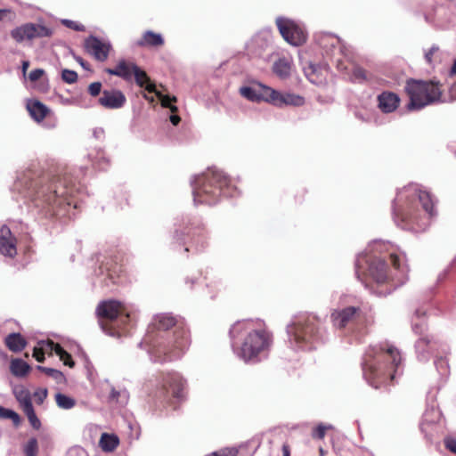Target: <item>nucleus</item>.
I'll use <instances>...</instances> for the list:
<instances>
[{"label": "nucleus", "mask_w": 456, "mask_h": 456, "mask_svg": "<svg viewBox=\"0 0 456 456\" xmlns=\"http://www.w3.org/2000/svg\"><path fill=\"white\" fill-rule=\"evenodd\" d=\"M389 261L393 269L383 258L372 254H361L357 257V278L378 296L390 294L394 289L390 283L395 281L402 283L403 276L409 271L404 254L391 253Z\"/></svg>", "instance_id": "obj_1"}, {"label": "nucleus", "mask_w": 456, "mask_h": 456, "mask_svg": "<svg viewBox=\"0 0 456 456\" xmlns=\"http://www.w3.org/2000/svg\"><path fill=\"white\" fill-rule=\"evenodd\" d=\"M151 328L156 334H148L146 341L151 346L153 354L161 362L180 357L190 345L189 331L171 315H157Z\"/></svg>", "instance_id": "obj_2"}, {"label": "nucleus", "mask_w": 456, "mask_h": 456, "mask_svg": "<svg viewBox=\"0 0 456 456\" xmlns=\"http://www.w3.org/2000/svg\"><path fill=\"white\" fill-rule=\"evenodd\" d=\"M395 221L405 229H415L426 219L436 215L433 196L418 184H409L397 194L394 203Z\"/></svg>", "instance_id": "obj_3"}, {"label": "nucleus", "mask_w": 456, "mask_h": 456, "mask_svg": "<svg viewBox=\"0 0 456 456\" xmlns=\"http://www.w3.org/2000/svg\"><path fill=\"white\" fill-rule=\"evenodd\" d=\"M20 183L26 185L28 196L36 207L42 208L51 216H58L71 204V191L59 177L50 178L48 175H43L33 178L30 174H26Z\"/></svg>", "instance_id": "obj_4"}, {"label": "nucleus", "mask_w": 456, "mask_h": 456, "mask_svg": "<svg viewBox=\"0 0 456 456\" xmlns=\"http://www.w3.org/2000/svg\"><path fill=\"white\" fill-rule=\"evenodd\" d=\"M401 362V354L393 345L384 342L371 346L364 354L363 376L371 387L379 388L394 379Z\"/></svg>", "instance_id": "obj_5"}, {"label": "nucleus", "mask_w": 456, "mask_h": 456, "mask_svg": "<svg viewBox=\"0 0 456 456\" xmlns=\"http://www.w3.org/2000/svg\"><path fill=\"white\" fill-rule=\"evenodd\" d=\"M236 187L221 170L209 168L194 181L193 197L197 204H216L221 197H233Z\"/></svg>", "instance_id": "obj_6"}, {"label": "nucleus", "mask_w": 456, "mask_h": 456, "mask_svg": "<svg viewBox=\"0 0 456 456\" xmlns=\"http://www.w3.org/2000/svg\"><path fill=\"white\" fill-rule=\"evenodd\" d=\"M250 322H238L230 330L231 338H234L242 331L247 334L239 350V355L245 362H257L260 355L265 354L270 348L273 337L265 328L251 329Z\"/></svg>", "instance_id": "obj_7"}, {"label": "nucleus", "mask_w": 456, "mask_h": 456, "mask_svg": "<svg viewBox=\"0 0 456 456\" xmlns=\"http://www.w3.org/2000/svg\"><path fill=\"white\" fill-rule=\"evenodd\" d=\"M147 386L155 403L167 407L174 405L175 401L183 399L186 381L176 371H160L148 381Z\"/></svg>", "instance_id": "obj_8"}, {"label": "nucleus", "mask_w": 456, "mask_h": 456, "mask_svg": "<svg viewBox=\"0 0 456 456\" xmlns=\"http://www.w3.org/2000/svg\"><path fill=\"white\" fill-rule=\"evenodd\" d=\"M320 324L321 321L315 314H301L288 327V332L299 347L312 350L324 343Z\"/></svg>", "instance_id": "obj_9"}, {"label": "nucleus", "mask_w": 456, "mask_h": 456, "mask_svg": "<svg viewBox=\"0 0 456 456\" xmlns=\"http://www.w3.org/2000/svg\"><path fill=\"white\" fill-rule=\"evenodd\" d=\"M96 315L102 330L110 336H119L130 317L125 305L117 300L100 302L96 307Z\"/></svg>", "instance_id": "obj_10"}, {"label": "nucleus", "mask_w": 456, "mask_h": 456, "mask_svg": "<svg viewBox=\"0 0 456 456\" xmlns=\"http://www.w3.org/2000/svg\"><path fill=\"white\" fill-rule=\"evenodd\" d=\"M405 91L410 98V110H419L440 101L443 92L442 84L439 82L415 79L407 81Z\"/></svg>", "instance_id": "obj_11"}, {"label": "nucleus", "mask_w": 456, "mask_h": 456, "mask_svg": "<svg viewBox=\"0 0 456 456\" xmlns=\"http://www.w3.org/2000/svg\"><path fill=\"white\" fill-rule=\"evenodd\" d=\"M418 320L412 325L413 332L419 337L415 342V349L419 355L423 360L428 359V356L433 352L438 341L435 337L428 333V327L425 319V314H421L418 310L416 312Z\"/></svg>", "instance_id": "obj_12"}, {"label": "nucleus", "mask_w": 456, "mask_h": 456, "mask_svg": "<svg viewBox=\"0 0 456 456\" xmlns=\"http://www.w3.org/2000/svg\"><path fill=\"white\" fill-rule=\"evenodd\" d=\"M275 23L283 39L289 45L300 46L305 43L307 34L296 21L280 17Z\"/></svg>", "instance_id": "obj_13"}, {"label": "nucleus", "mask_w": 456, "mask_h": 456, "mask_svg": "<svg viewBox=\"0 0 456 456\" xmlns=\"http://www.w3.org/2000/svg\"><path fill=\"white\" fill-rule=\"evenodd\" d=\"M51 35L52 31L50 28L34 23H26L11 31L12 37L18 43L25 39L31 40L37 37H48Z\"/></svg>", "instance_id": "obj_14"}, {"label": "nucleus", "mask_w": 456, "mask_h": 456, "mask_svg": "<svg viewBox=\"0 0 456 456\" xmlns=\"http://www.w3.org/2000/svg\"><path fill=\"white\" fill-rule=\"evenodd\" d=\"M266 102L275 106L282 107L284 105L302 106L305 104V98L295 94H281L273 88L265 90Z\"/></svg>", "instance_id": "obj_15"}, {"label": "nucleus", "mask_w": 456, "mask_h": 456, "mask_svg": "<svg viewBox=\"0 0 456 456\" xmlns=\"http://www.w3.org/2000/svg\"><path fill=\"white\" fill-rule=\"evenodd\" d=\"M85 48L95 60L105 61L109 57L111 45L110 43L103 42L98 37L91 36L85 40Z\"/></svg>", "instance_id": "obj_16"}, {"label": "nucleus", "mask_w": 456, "mask_h": 456, "mask_svg": "<svg viewBox=\"0 0 456 456\" xmlns=\"http://www.w3.org/2000/svg\"><path fill=\"white\" fill-rule=\"evenodd\" d=\"M361 309L355 306H347L343 309L334 310L330 318L334 327L344 329L353 322L360 315Z\"/></svg>", "instance_id": "obj_17"}, {"label": "nucleus", "mask_w": 456, "mask_h": 456, "mask_svg": "<svg viewBox=\"0 0 456 456\" xmlns=\"http://www.w3.org/2000/svg\"><path fill=\"white\" fill-rule=\"evenodd\" d=\"M0 253L11 258L17 255L16 238L7 225H3L0 229Z\"/></svg>", "instance_id": "obj_18"}, {"label": "nucleus", "mask_w": 456, "mask_h": 456, "mask_svg": "<svg viewBox=\"0 0 456 456\" xmlns=\"http://www.w3.org/2000/svg\"><path fill=\"white\" fill-rule=\"evenodd\" d=\"M126 102L125 94L119 90H104L99 98V103L105 109L122 108Z\"/></svg>", "instance_id": "obj_19"}, {"label": "nucleus", "mask_w": 456, "mask_h": 456, "mask_svg": "<svg viewBox=\"0 0 456 456\" xmlns=\"http://www.w3.org/2000/svg\"><path fill=\"white\" fill-rule=\"evenodd\" d=\"M137 65L126 60H119L114 69L107 68L105 72L109 75L117 76L126 81H131Z\"/></svg>", "instance_id": "obj_20"}, {"label": "nucleus", "mask_w": 456, "mask_h": 456, "mask_svg": "<svg viewBox=\"0 0 456 456\" xmlns=\"http://www.w3.org/2000/svg\"><path fill=\"white\" fill-rule=\"evenodd\" d=\"M400 103L399 96L392 92H383L378 96V106L384 113L395 111Z\"/></svg>", "instance_id": "obj_21"}, {"label": "nucleus", "mask_w": 456, "mask_h": 456, "mask_svg": "<svg viewBox=\"0 0 456 456\" xmlns=\"http://www.w3.org/2000/svg\"><path fill=\"white\" fill-rule=\"evenodd\" d=\"M27 110L31 118L37 123L43 121L50 113V109L38 100L28 102Z\"/></svg>", "instance_id": "obj_22"}, {"label": "nucleus", "mask_w": 456, "mask_h": 456, "mask_svg": "<svg viewBox=\"0 0 456 456\" xmlns=\"http://www.w3.org/2000/svg\"><path fill=\"white\" fill-rule=\"evenodd\" d=\"M4 345L11 352L19 353L27 346L28 342L20 333L13 332L5 337Z\"/></svg>", "instance_id": "obj_23"}, {"label": "nucleus", "mask_w": 456, "mask_h": 456, "mask_svg": "<svg viewBox=\"0 0 456 456\" xmlns=\"http://www.w3.org/2000/svg\"><path fill=\"white\" fill-rule=\"evenodd\" d=\"M136 45L141 47H159L164 45V38L160 34L148 30L142 34Z\"/></svg>", "instance_id": "obj_24"}, {"label": "nucleus", "mask_w": 456, "mask_h": 456, "mask_svg": "<svg viewBox=\"0 0 456 456\" xmlns=\"http://www.w3.org/2000/svg\"><path fill=\"white\" fill-rule=\"evenodd\" d=\"M271 89L269 86H260V89L256 90V88L250 87V86H243L240 88V94L247 98L248 100H250L252 102H259V101H265V90Z\"/></svg>", "instance_id": "obj_25"}, {"label": "nucleus", "mask_w": 456, "mask_h": 456, "mask_svg": "<svg viewBox=\"0 0 456 456\" xmlns=\"http://www.w3.org/2000/svg\"><path fill=\"white\" fill-rule=\"evenodd\" d=\"M292 61L283 57L278 59L273 65V73L281 78H287L290 76Z\"/></svg>", "instance_id": "obj_26"}, {"label": "nucleus", "mask_w": 456, "mask_h": 456, "mask_svg": "<svg viewBox=\"0 0 456 456\" xmlns=\"http://www.w3.org/2000/svg\"><path fill=\"white\" fill-rule=\"evenodd\" d=\"M135 83L138 86L143 87L149 93L156 92V86L151 81L150 77L147 73L137 66L134 76Z\"/></svg>", "instance_id": "obj_27"}, {"label": "nucleus", "mask_w": 456, "mask_h": 456, "mask_svg": "<svg viewBox=\"0 0 456 456\" xmlns=\"http://www.w3.org/2000/svg\"><path fill=\"white\" fill-rule=\"evenodd\" d=\"M30 366L22 359L14 358L11 360L10 370L17 378H23L30 371Z\"/></svg>", "instance_id": "obj_28"}, {"label": "nucleus", "mask_w": 456, "mask_h": 456, "mask_svg": "<svg viewBox=\"0 0 456 456\" xmlns=\"http://www.w3.org/2000/svg\"><path fill=\"white\" fill-rule=\"evenodd\" d=\"M13 393L22 411L33 406L31 402V395L28 389L24 388L23 387H16Z\"/></svg>", "instance_id": "obj_29"}, {"label": "nucleus", "mask_w": 456, "mask_h": 456, "mask_svg": "<svg viewBox=\"0 0 456 456\" xmlns=\"http://www.w3.org/2000/svg\"><path fill=\"white\" fill-rule=\"evenodd\" d=\"M119 444L118 437L115 435L103 433L100 439V446L102 451L110 452H113Z\"/></svg>", "instance_id": "obj_30"}, {"label": "nucleus", "mask_w": 456, "mask_h": 456, "mask_svg": "<svg viewBox=\"0 0 456 456\" xmlns=\"http://www.w3.org/2000/svg\"><path fill=\"white\" fill-rule=\"evenodd\" d=\"M443 53L440 51L437 45H433L425 54L426 61L429 65H436L443 61Z\"/></svg>", "instance_id": "obj_31"}, {"label": "nucleus", "mask_w": 456, "mask_h": 456, "mask_svg": "<svg viewBox=\"0 0 456 456\" xmlns=\"http://www.w3.org/2000/svg\"><path fill=\"white\" fill-rule=\"evenodd\" d=\"M156 96L160 100L161 106L163 108H168L172 113H175L178 111V108L175 105H172L171 102H175L177 101L175 96L164 95L160 92L157 91L153 92Z\"/></svg>", "instance_id": "obj_32"}, {"label": "nucleus", "mask_w": 456, "mask_h": 456, "mask_svg": "<svg viewBox=\"0 0 456 456\" xmlns=\"http://www.w3.org/2000/svg\"><path fill=\"white\" fill-rule=\"evenodd\" d=\"M55 402L60 408L65 410L71 409L76 404V401L73 398L61 393L56 394Z\"/></svg>", "instance_id": "obj_33"}, {"label": "nucleus", "mask_w": 456, "mask_h": 456, "mask_svg": "<svg viewBox=\"0 0 456 456\" xmlns=\"http://www.w3.org/2000/svg\"><path fill=\"white\" fill-rule=\"evenodd\" d=\"M37 369L42 372H44L45 375H47L48 377H51L53 378V379H55L58 383H61L62 381H64L65 379V377L63 375V373L61 371V370H58L56 369H53V368H48V367H44V366H40L38 365L37 367Z\"/></svg>", "instance_id": "obj_34"}, {"label": "nucleus", "mask_w": 456, "mask_h": 456, "mask_svg": "<svg viewBox=\"0 0 456 456\" xmlns=\"http://www.w3.org/2000/svg\"><path fill=\"white\" fill-rule=\"evenodd\" d=\"M0 418L11 419L15 427L20 424V417L17 412L2 406H0Z\"/></svg>", "instance_id": "obj_35"}, {"label": "nucleus", "mask_w": 456, "mask_h": 456, "mask_svg": "<svg viewBox=\"0 0 456 456\" xmlns=\"http://www.w3.org/2000/svg\"><path fill=\"white\" fill-rule=\"evenodd\" d=\"M23 412L27 416L32 428L38 430L41 428V422L37 418L33 406L28 409H24Z\"/></svg>", "instance_id": "obj_36"}, {"label": "nucleus", "mask_w": 456, "mask_h": 456, "mask_svg": "<svg viewBox=\"0 0 456 456\" xmlns=\"http://www.w3.org/2000/svg\"><path fill=\"white\" fill-rule=\"evenodd\" d=\"M25 456H37L38 453V443L36 438H30L26 445L24 446Z\"/></svg>", "instance_id": "obj_37"}, {"label": "nucleus", "mask_w": 456, "mask_h": 456, "mask_svg": "<svg viewBox=\"0 0 456 456\" xmlns=\"http://www.w3.org/2000/svg\"><path fill=\"white\" fill-rule=\"evenodd\" d=\"M352 79L355 82H364L368 80L367 72L364 69L359 66H354L352 69Z\"/></svg>", "instance_id": "obj_38"}, {"label": "nucleus", "mask_w": 456, "mask_h": 456, "mask_svg": "<svg viewBox=\"0 0 456 456\" xmlns=\"http://www.w3.org/2000/svg\"><path fill=\"white\" fill-rule=\"evenodd\" d=\"M61 78L68 84H73L77 80V73L70 69H63L61 72Z\"/></svg>", "instance_id": "obj_39"}, {"label": "nucleus", "mask_w": 456, "mask_h": 456, "mask_svg": "<svg viewBox=\"0 0 456 456\" xmlns=\"http://www.w3.org/2000/svg\"><path fill=\"white\" fill-rule=\"evenodd\" d=\"M237 454L238 451L235 448H223L206 456H237Z\"/></svg>", "instance_id": "obj_40"}, {"label": "nucleus", "mask_w": 456, "mask_h": 456, "mask_svg": "<svg viewBox=\"0 0 456 456\" xmlns=\"http://www.w3.org/2000/svg\"><path fill=\"white\" fill-rule=\"evenodd\" d=\"M38 345L43 349L45 354H48L51 355L53 354V349H54V346H55V342H53L51 339L41 340V341L38 342Z\"/></svg>", "instance_id": "obj_41"}, {"label": "nucleus", "mask_w": 456, "mask_h": 456, "mask_svg": "<svg viewBox=\"0 0 456 456\" xmlns=\"http://www.w3.org/2000/svg\"><path fill=\"white\" fill-rule=\"evenodd\" d=\"M327 427L322 424L318 425L312 433L313 438L323 439L325 437Z\"/></svg>", "instance_id": "obj_42"}, {"label": "nucleus", "mask_w": 456, "mask_h": 456, "mask_svg": "<svg viewBox=\"0 0 456 456\" xmlns=\"http://www.w3.org/2000/svg\"><path fill=\"white\" fill-rule=\"evenodd\" d=\"M444 447L451 452L456 454V439L452 436H446L444 439Z\"/></svg>", "instance_id": "obj_43"}, {"label": "nucleus", "mask_w": 456, "mask_h": 456, "mask_svg": "<svg viewBox=\"0 0 456 456\" xmlns=\"http://www.w3.org/2000/svg\"><path fill=\"white\" fill-rule=\"evenodd\" d=\"M15 17V12L11 9H0V21L4 20L12 21Z\"/></svg>", "instance_id": "obj_44"}, {"label": "nucleus", "mask_w": 456, "mask_h": 456, "mask_svg": "<svg viewBox=\"0 0 456 456\" xmlns=\"http://www.w3.org/2000/svg\"><path fill=\"white\" fill-rule=\"evenodd\" d=\"M102 91V83L101 82H94L91 83L88 86V93L90 95L95 97L100 94Z\"/></svg>", "instance_id": "obj_45"}, {"label": "nucleus", "mask_w": 456, "mask_h": 456, "mask_svg": "<svg viewBox=\"0 0 456 456\" xmlns=\"http://www.w3.org/2000/svg\"><path fill=\"white\" fill-rule=\"evenodd\" d=\"M436 369L442 373L445 374L448 371L449 365L445 359L439 358L436 361Z\"/></svg>", "instance_id": "obj_46"}, {"label": "nucleus", "mask_w": 456, "mask_h": 456, "mask_svg": "<svg viewBox=\"0 0 456 456\" xmlns=\"http://www.w3.org/2000/svg\"><path fill=\"white\" fill-rule=\"evenodd\" d=\"M32 355L38 362H43L45 359V353L38 344L34 347Z\"/></svg>", "instance_id": "obj_47"}, {"label": "nucleus", "mask_w": 456, "mask_h": 456, "mask_svg": "<svg viewBox=\"0 0 456 456\" xmlns=\"http://www.w3.org/2000/svg\"><path fill=\"white\" fill-rule=\"evenodd\" d=\"M46 397H47V390L46 389L37 390L34 393V398L37 404H42Z\"/></svg>", "instance_id": "obj_48"}, {"label": "nucleus", "mask_w": 456, "mask_h": 456, "mask_svg": "<svg viewBox=\"0 0 456 456\" xmlns=\"http://www.w3.org/2000/svg\"><path fill=\"white\" fill-rule=\"evenodd\" d=\"M60 360L62 361L65 365L70 368H73L75 366V362L72 360L71 354H69L66 350L61 356Z\"/></svg>", "instance_id": "obj_49"}, {"label": "nucleus", "mask_w": 456, "mask_h": 456, "mask_svg": "<svg viewBox=\"0 0 456 456\" xmlns=\"http://www.w3.org/2000/svg\"><path fill=\"white\" fill-rule=\"evenodd\" d=\"M63 23L69 28H72L76 31H82L84 29V26L81 24H78L76 21L65 20H63Z\"/></svg>", "instance_id": "obj_50"}, {"label": "nucleus", "mask_w": 456, "mask_h": 456, "mask_svg": "<svg viewBox=\"0 0 456 456\" xmlns=\"http://www.w3.org/2000/svg\"><path fill=\"white\" fill-rule=\"evenodd\" d=\"M43 75H44V70L42 69H33L29 73L28 77H29L30 81L35 82V81H37L38 79H40Z\"/></svg>", "instance_id": "obj_51"}, {"label": "nucleus", "mask_w": 456, "mask_h": 456, "mask_svg": "<svg viewBox=\"0 0 456 456\" xmlns=\"http://www.w3.org/2000/svg\"><path fill=\"white\" fill-rule=\"evenodd\" d=\"M53 352L59 356V358H61V356L65 352V349L60 344L55 343Z\"/></svg>", "instance_id": "obj_52"}, {"label": "nucleus", "mask_w": 456, "mask_h": 456, "mask_svg": "<svg viewBox=\"0 0 456 456\" xmlns=\"http://www.w3.org/2000/svg\"><path fill=\"white\" fill-rule=\"evenodd\" d=\"M170 121L174 126H177L181 121V118L178 115L173 114L170 116Z\"/></svg>", "instance_id": "obj_53"}, {"label": "nucleus", "mask_w": 456, "mask_h": 456, "mask_svg": "<svg viewBox=\"0 0 456 456\" xmlns=\"http://www.w3.org/2000/svg\"><path fill=\"white\" fill-rule=\"evenodd\" d=\"M282 456H290V448L288 444L282 445Z\"/></svg>", "instance_id": "obj_54"}, {"label": "nucleus", "mask_w": 456, "mask_h": 456, "mask_svg": "<svg viewBox=\"0 0 456 456\" xmlns=\"http://www.w3.org/2000/svg\"><path fill=\"white\" fill-rule=\"evenodd\" d=\"M77 61L80 63V65H81L84 69H89V68H88V63H87V62H86V61H85L81 57H77Z\"/></svg>", "instance_id": "obj_55"}, {"label": "nucleus", "mask_w": 456, "mask_h": 456, "mask_svg": "<svg viewBox=\"0 0 456 456\" xmlns=\"http://www.w3.org/2000/svg\"><path fill=\"white\" fill-rule=\"evenodd\" d=\"M450 75L451 76H455L456 75V59L454 60L453 64L452 66V69L450 70Z\"/></svg>", "instance_id": "obj_56"}, {"label": "nucleus", "mask_w": 456, "mask_h": 456, "mask_svg": "<svg viewBox=\"0 0 456 456\" xmlns=\"http://www.w3.org/2000/svg\"><path fill=\"white\" fill-rule=\"evenodd\" d=\"M181 237H182V232L179 231H175V232L174 234V240L178 241L181 240Z\"/></svg>", "instance_id": "obj_57"}, {"label": "nucleus", "mask_w": 456, "mask_h": 456, "mask_svg": "<svg viewBox=\"0 0 456 456\" xmlns=\"http://www.w3.org/2000/svg\"><path fill=\"white\" fill-rule=\"evenodd\" d=\"M29 66V62L28 61H25L22 62V70L25 73Z\"/></svg>", "instance_id": "obj_58"}, {"label": "nucleus", "mask_w": 456, "mask_h": 456, "mask_svg": "<svg viewBox=\"0 0 456 456\" xmlns=\"http://www.w3.org/2000/svg\"><path fill=\"white\" fill-rule=\"evenodd\" d=\"M319 453H320V456H325L326 455V452L322 447L319 448Z\"/></svg>", "instance_id": "obj_59"}, {"label": "nucleus", "mask_w": 456, "mask_h": 456, "mask_svg": "<svg viewBox=\"0 0 456 456\" xmlns=\"http://www.w3.org/2000/svg\"><path fill=\"white\" fill-rule=\"evenodd\" d=\"M119 393L115 391V390H112V393H111V397L113 398H117L118 396Z\"/></svg>", "instance_id": "obj_60"}]
</instances>
